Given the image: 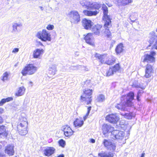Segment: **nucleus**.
Masks as SVG:
<instances>
[{"label": "nucleus", "mask_w": 157, "mask_h": 157, "mask_svg": "<svg viewBox=\"0 0 157 157\" xmlns=\"http://www.w3.org/2000/svg\"><path fill=\"white\" fill-rule=\"evenodd\" d=\"M79 4L83 8L90 10L83 11V13L89 16L96 15L99 13V9L101 7V4L100 2L87 0H81Z\"/></svg>", "instance_id": "obj_1"}, {"label": "nucleus", "mask_w": 157, "mask_h": 157, "mask_svg": "<svg viewBox=\"0 0 157 157\" xmlns=\"http://www.w3.org/2000/svg\"><path fill=\"white\" fill-rule=\"evenodd\" d=\"M134 94L133 92H130L127 95H123L121 98V102L117 103L115 107L118 110L123 111L128 110L127 107L132 105V101L133 99Z\"/></svg>", "instance_id": "obj_2"}, {"label": "nucleus", "mask_w": 157, "mask_h": 157, "mask_svg": "<svg viewBox=\"0 0 157 157\" xmlns=\"http://www.w3.org/2000/svg\"><path fill=\"white\" fill-rule=\"evenodd\" d=\"M51 36L50 33L45 29H43L42 31H39L36 35L37 37L44 42L51 41Z\"/></svg>", "instance_id": "obj_3"}, {"label": "nucleus", "mask_w": 157, "mask_h": 157, "mask_svg": "<svg viewBox=\"0 0 157 157\" xmlns=\"http://www.w3.org/2000/svg\"><path fill=\"white\" fill-rule=\"evenodd\" d=\"M71 23H77L80 21V16L78 12L75 10L71 11L67 14Z\"/></svg>", "instance_id": "obj_4"}, {"label": "nucleus", "mask_w": 157, "mask_h": 157, "mask_svg": "<svg viewBox=\"0 0 157 157\" xmlns=\"http://www.w3.org/2000/svg\"><path fill=\"white\" fill-rule=\"evenodd\" d=\"M92 94V90H87L84 91V93L80 97L81 101L82 102L86 101L87 105L90 104L92 100L91 96Z\"/></svg>", "instance_id": "obj_5"}, {"label": "nucleus", "mask_w": 157, "mask_h": 157, "mask_svg": "<svg viewBox=\"0 0 157 157\" xmlns=\"http://www.w3.org/2000/svg\"><path fill=\"white\" fill-rule=\"evenodd\" d=\"M28 123L27 119L25 118H23L22 121H21L20 123L17 125V128L19 134L21 136H24L27 134L28 132L27 128L25 129H22V125L25 127H27Z\"/></svg>", "instance_id": "obj_6"}, {"label": "nucleus", "mask_w": 157, "mask_h": 157, "mask_svg": "<svg viewBox=\"0 0 157 157\" xmlns=\"http://www.w3.org/2000/svg\"><path fill=\"white\" fill-rule=\"evenodd\" d=\"M37 70V67L32 64H29L25 67L21 71V73L24 76L27 74L31 75L34 74Z\"/></svg>", "instance_id": "obj_7"}, {"label": "nucleus", "mask_w": 157, "mask_h": 157, "mask_svg": "<svg viewBox=\"0 0 157 157\" xmlns=\"http://www.w3.org/2000/svg\"><path fill=\"white\" fill-rule=\"evenodd\" d=\"M102 10L103 11L104 14V19H105V27H108V26L110 25V23L111 22V19L110 16L108 15V8L104 4H102Z\"/></svg>", "instance_id": "obj_8"}, {"label": "nucleus", "mask_w": 157, "mask_h": 157, "mask_svg": "<svg viewBox=\"0 0 157 157\" xmlns=\"http://www.w3.org/2000/svg\"><path fill=\"white\" fill-rule=\"evenodd\" d=\"M149 42L150 44L148 47L151 46V44L155 41V43L152 46L151 49L157 50V35L154 32H152L149 34Z\"/></svg>", "instance_id": "obj_9"}, {"label": "nucleus", "mask_w": 157, "mask_h": 157, "mask_svg": "<svg viewBox=\"0 0 157 157\" xmlns=\"http://www.w3.org/2000/svg\"><path fill=\"white\" fill-rule=\"evenodd\" d=\"M95 57L100 60L101 63H105L109 65H110L113 63L115 61V58H113L104 62V59L106 57V55H101L98 53H96Z\"/></svg>", "instance_id": "obj_10"}, {"label": "nucleus", "mask_w": 157, "mask_h": 157, "mask_svg": "<svg viewBox=\"0 0 157 157\" xmlns=\"http://www.w3.org/2000/svg\"><path fill=\"white\" fill-rule=\"evenodd\" d=\"M111 137L113 139L122 140L124 136V133L118 130H114L111 132Z\"/></svg>", "instance_id": "obj_11"}, {"label": "nucleus", "mask_w": 157, "mask_h": 157, "mask_svg": "<svg viewBox=\"0 0 157 157\" xmlns=\"http://www.w3.org/2000/svg\"><path fill=\"white\" fill-rule=\"evenodd\" d=\"M155 54V52L154 51L151 52L149 54H145L143 56L144 58L143 62H147L150 63L154 62L155 58L154 56Z\"/></svg>", "instance_id": "obj_12"}, {"label": "nucleus", "mask_w": 157, "mask_h": 157, "mask_svg": "<svg viewBox=\"0 0 157 157\" xmlns=\"http://www.w3.org/2000/svg\"><path fill=\"white\" fill-rule=\"evenodd\" d=\"M61 129L63 131L65 136L68 137H70L72 135L74 132L68 125H64L62 126Z\"/></svg>", "instance_id": "obj_13"}, {"label": "nucleus", "mask_w": 157, "mask_h": 157, "mask_svg": "<svg viewBox=\"0 0 157 157\" xmlns=\"http://www.w3.org/2000/svg\"><path fill=\"white\" fill-rule=\"evenodd\" d=\"M120 68L119 64H117L114 67H111L107 71L106 75V76H109L113 75L114 73L118 71Z\"/></svg>", "instance_id": "obj_14"}, {"label": "nucleus", "mask_w": 157, "mask_h": 157, "mask_svg": "<svg viewBox=\"0 0 157 157\" xmlns=\"http://www.w3.org/2000/svg\"><path fill=\"white\" fill-rule=\"evenodd\" d=\"M106 119L111 123H116L119 120V117L117 114H112L107 115Z\"/></svg>", "instance_id": "obj_15"}, {"label": "nucleus", "mask_w": 157, "mask_h": 157, "mask_svg": "<svg viewBox=\"0 0 157 157\" xmlns=\"http://www.w3.org/2000/svg\"><path fill=\"white\" fill-rule=\"evenodd\" d=\"M154 70L151 65L147 64L146 66L144 76L147 78H150L152 75Z\"/></svg>", "instance_id": "obj_16"}, {"label": "nucleus", "mask_w": 157, "mask_h": 157, "mask_svg": "<svg viewBox=\"0 0 157 157\" xmlns=\"http://www.w3.org/2000/svg\"><path fill=\"white\" fill-rule=\"evenodd\" d=\"M93 23L90 20L84 18L82 21V25L86 29H90Z\"/></svg>", "instance_id": "obj_17"}, {"label": "nucleus", "mask_w": 157, "mask_h": 157, "mask_svg": "<svg viewBox=\"0 0 157 157\" xmlns=\"http://www.w3.org/2000/svg\"><path fill=\"white\" fill-rule=\"evenodd\" d=\"M105 146L108 149L114 150L116 148V146L110 140L105 139L103 142Z\"/></svg>", "instance_id": "obj_18"}, {"label": "nucleus", "mask_w": 157, "mask_h": 157, "mask_svg": "<svg viewBox=\"0 0 157 157\" xmlns=\"http://www.w3.org/2000/svg\"><path fill=\"white\" fill-rule=\"evenodd\" d=\"M119 6H124L131 3L133 0H113Z\"/></svg>", "instance_id": "obj_19"}, {"label": "nucleus", "mask_w": 157, "mask_h": 157, "mask_svg": "<svg viewBox=\"0 0 157 157\" xmlns=\"http://www.w3.org/2000/svg\"><path fill=\"white\" fill-rule=\"evenodd\" d=\"M102 26L99 25L93 26L92 28V31L95 35H99L101 32Z\"/></svg>", "instance_id": "obj_20"}, {"label": "nucleus", "mask_w": 157, "mask_h": 157, "mask_svg": "<svg viewBox=\"0 0 157 157\" xmlns=\"http://www.w3.org/2000/svg\"><path fill=\"white\" fill-rule=\"evenodd\" d=\"M56 151L55 149L53 147H47L44 150V153L45 155L49 156L53 154Z\"/></svg>", "instance_id": "obj_21"}, {"label": "nucleus", "mask_w": 157, "mask_h": 157, "mask_svg": "<svg viewBox=\"0 0 157 157\" xmlns=\"http://www.w3.org/2000/svg\"><path fill=\"white\" fill-rule=\"evenodd\" d=\"M85 40L86 43L89 44L94 46V42L93 39V36L91 33H88L85 37Z\"/></svg>", "instance_id": "obj_22"}, {"label": "nucleus", "mask_w": 157, "mask_h": 157, "mask_svg": "<svg viewBox=\"0 0 157 157\" xmlns=\"http://www.w3.org/2000/svg\"><path fill=\"white\" fill-rule=\"evenodd\" d=\"M3 122V119L2 117L0 116V123ZM6 127L2 125L0 126V135H2L6 137L8 134V133L6 131Z\"/></svg>", "instance_id": "obj_23"}, {"label": "nucleus", "mask_w": 157, "mask_h": 157, "mask_svg": "<svg viewBox=\"0 0 157 157\" xmlns=\"http://www.w3.org/2000/svg\"><path fill=\"white\" fill-rule=\"evenodd\" d=\"M13 147L14 146L12 144L7 145L5 150V153L10 155H13L14 151Z\"/></svg>", "instance_id": "obj_24"}, {"label": "nucleus", "mask_w": 157, "mask_h": 157, "mask_svg": "<svg viewBox=\"0 0 157 157\" xmlns=\"http://www.w3.org/2000/svg\"><path fill=\"white\" fill-rule=\"evenodd\" d=\"M49 73L52 75H54L56 71V67L55 64H51L49 67Z\"/></svg>", "instance_id": "obj_25"}, {"label": "nucleus", "mask_w": 157, "mask_h": 157, "mask_svg": "<svg viewBox=\"0 0 157 157\" xmlns=\"http://www.w3.org/2000/svg\"><path fill=\"white\" fill-rule=\"evenodd\" d=\"M111 26V23H110V25L108 26V27H105V24L104 25V28L105 29H103L101 31V32L104 33V34L107 37H109L111 36V33L110 31L109 28Z\"/></svg>", "instance_id": "obj_26"}, {"label": "nucleus", "mask_w": 157, "mask_h": 157, "mask_svg": "<svg viewBox=\"0 0 157 157\" xmlns=\"http://www.w3.org/2000/svg\"><path fill=\"white\" fill-rule=\"evenodd\" d=\"M98 155L101 157H113L114 156L113 153L111 152H102L99 153Z\"/></svg>", "instance_id": "obj_27"}, {"label": "nucleus", "mask_w": 157, "mask_h": 157, "mask_svg": "<svg viewBox=\"0 0 157 157\" xmlns=\"http://www.w3.org/2000/svg\"><path fill=\"white\" fill-rule=\"evenodd\" d=\"M44 50L43 49H37L33 52V57L34 58H38L40 55L43 52Z\"/></svg>", "instance_id": "obj_28"}, {"label": "nucleus", "mask_w": 157, "mask_h": 157, "mask_svg": "<svg viewBox=\"0 0 157 157\" xmlns=\"http://www.w3.org/2000/svg\"><path fill=\"white\" fill-rule=\"evenodd\" d=\"M83 124V121L78 118H77L74 122V125L75 127H81Z\"/></svg>", "instance_id": "obj_29"}, {"label": "nucleus", "mask_w": 157, "mask_h": 157, "mask_svg": "<svg viewBox=\"0 0 157 157\" xmlns=\"http://www.w3.org/2000/svg\"><path fill=\"white\" fill-rule=\"evenodd\" d=\"M22 25L21 24L13 23V31L14 32H17L20 30Z\"/></svg>", "instance_id": "obj_30"}, {"label": "nucleus", "mask_w": 157, "mask_h": 157, "mask_svg": "<svg viewBox=\"0 0 157 157\" xmlns=\"http://www.w3.org/2000/svg\"><path fill=\"white\" fill-rule=\"evenodd\" d=\"M112 128V127L107 124H104L102 127L103 132L104 134H106L108 132H111V130H110Z\"/></svg>", "instance_id": "obj_31"}, {"label": "nucleus", "mask_w": 157, "mask_h": 157, "mask_svg": "<svg viewBox=\"0 0 157 157\" xmlns=\"http://www.w3.org/2000/svg\"><path fill=\"white\" fill-rule=\"evenodd\" d=\"M46 2H47L48 4V6L50 7L51 10H53V9L51 7L52 6H54L58 4L57 2L55 0H49V1H46Z\"/></svg>", "instance_id": "obj_32"}, {"label": "nucleus", "mask_w": 157, "mask_h": 157, "mask_svg": "<svg viewBox=\"0 0 157 157\" xmlns=\"http://www.w3.org/2000/svg\"><path fill=\"white\" fill-rule=\"evenodd\" d=\"M25 89L24 86L19 87L17 92L16 93V95L18 96L23 95L25 93Z\"/></svg>", "instance_id": "obj_33"}, {"label": "nucleus", "mask_w": 157, "mask_h": 157, "mask_svg": "<svg viewBox=\"0 0 157 157\" xmlns=\"http://www.w3.org/2000/svg\"><path fill=\"white\" fill-rule=\"evenodd\" d=\"M123 48L124 47L122 44L121 43L119 44L117 46L115 49L116 52L117 54L122 52L124 50Z\"/></svg>", "instance_id": "obj_34"}, {"label": "nucleus", "mask_w": 157, "mask_h": 157, "mask_svg": "<svg viewBox=\"0 0 157 157\" xmlns=\"http://www.w3.org/2000/svg\"><path fill=\"white\" fill-rule=\"evenodd\" d=\"M124 117L128 119H131L134 116V114L132 112L125 113L124 114H121Z\"/></svg>", "instance_id": "obj_35"}, {"label": "nucleus", "mask_w": 157, "mask_h": 157, "mask_svg": "<svg viewBox=\"0 0 157 157\" xmlns=\"http://www.w3.org/2000/svg\"><path fill=\"white\" fill-rule=\"evenodd\" d=\"M9 75V73L7 72H6L3 74L0 78L2 81L5 82L8 80Z\"/></svg>", "instance_id": "obj_36"}, {"label": "nucleus", "mask_w": 157, "mask_h": 157, "mask_svg": "<svg viewBox=\"0 0 157 157\" xmlns=\"http://www.w3.org/2000/svg\"><path fill=\"white\" fill-rule=\"evenodd\" d=\"M105 97L103 94H100L97 96L96 100L99 102H102L105 101Z\"/></svg>", "instance_id": "obj_37"}, {"label": "nucleus", "mask_w": 157, "mask_h": 157, "mask_svg": "<svg viewBox=\"0 0 157 157\" xmlns=\"http://www.w3.org/2000/svg\"><path fill=\"white\" fill-rule=\"evenodd\" d=\"M12 99V98L11 97H8L6 99H3L0 101V105H2L6 102H9Z\"/></svg>", "instance_id": "obj_38"}, {"label": "nucleus", "mask_w": 157, "mask_h": 157, "mask_svg": "<svg viewBox=\"0 0 157 157\" xmlns=\"http://www.w3.org/2000/svg\"><path fill=\"white\" fill-rule=\"evenodd\" d=\"M59 145L63 147H64L66 143L65 141L63 139H61L58 141Z\"/></svg>", "instance_id": "obj_39"}, {"label": "nucleus", "mask_w": 157, "mask_h": 157, "mask_svg": "<svg viewBox=\"0 0 157 157\" xmlns=\"http://www.w3.org/2000/svg\"><path fill=\"white\" fill-rule=\"evenodd\" d=\"M54 28V26L52 25H48L46 27V29L48 30H52Z\"/></svg>", "instance_id": "obj_40"}, {"label": "nucleus", "mask_w": 157, "mask_h": 157, "mask_svg": "<svg viewBox=\"0 0 157 157\" xmlns=\"http://www.w3.org/2000/svg\"><path fill=\"white\" fill-rule=\"evenodd\" d=\"M80 66H71L70 67V68L71 70H76L78 69V67H80Z\"/></svg>", "instance_id": "obj_41"}, {"label": "nucleus", "mask_w": 157, "mask_h": 157, "mask_svg": "<svg viewBox=\"0 0 157 157\" xmlns=\"http://www.w3.org/2000/svg\"><path fill=\"white\" fill-rule=\"evenodd\" d=\"M135 87L137 88H140L142 89H144L145 88V87L143 86H141L140 85H136L135 86Z\"/></svg>", "instance_id": "obj_42"}, {"label": "nucleus", "mask_w": 157, "mask_h": 157, "mask_svg": "<svg viewBox=\"0 0 157 157\" xmlns=\"http://www.w3.org/2000/svg\"><path fill=\"white\" fill-rule=\"evenodd\" d=\"M19 48H14L13 49V51H12V52L13 53H16L19 51Z\"/></svg>", "instance_id": "obj_43"}, {"label": "nucleus", "mask_w": 157, "mask_h": 157, "mask_svg": "<svg viewBox=\"0 0 157 157\" xmlns=\"http://www.w3.org/2000/svg\"><path fill=\"white\" fill-rule=\"evenodd\" d=\"M143 93V91L142 90H139V91L138 92L137 94H140V95H141V94H142Z\"/></svg>", "instance_id": "obj_44"}, {"label": "nucleus", "mask_w": 157, "mask_h": 157, "mask_svg": "<svg viewBox=\"0 0 157 157\" xmlns=\"http://www.w3.org/2000/svg\"><path fill=\"white\" fill-rule=\"evenodd\" d=\"M0 157H6V155L3 153L0 152Z\"/></svg>", "instance_id": "obj_45"}, {"label": "nucleus", "mask_w": 157, "mask_h": 157, "mask_svg": "<svg viewBox=\"0 0 157 157\" xmlns=\"http://www.w3.org/2000/svg\"><path fill=\"white\" fill-rule=\"evenodd\" d=\"M91 106H90L88 108H87V112H88V113H89L90 112V111L91 109Z\"/></svg>", "instance_id": "obj_46"}, {"label": "nucleus", "mask_w": 157, "mask_h": 157, "mask_svg": "<svg viewBox=\"0 0 157 157\" xmlns=\"http://www.w3.org/2000/svg\"><path fill=\"white\" fill-rule=\"evenodd\" d=\"M140 94H137V97H136V98H137V99L138 101L139 100V98H140Z\"/></svg>", "instance_id": "obj_47"}, {"label": "nucleus", "mask_w": 157, "mask_h": 157, "mask_svg": "<svg viewBox=\"0 0 157 157\" xmlns=\"http://www.w3.org/2000/svg\"><path fill=\"white\" fill-rule=\"evenodd\" d=\"M39 8H40L42 11H43L44 10V8L42 6H39Z\"/></svg>", "instance_id": "obj_48"}, {"label": "nucleus", "mask_w": 157, "mask_h": 157, "mask_svg": "<svg viewBox=\"0 0 157 157\" xmlns=\"http://www.w3.org/2000/svg\"><path fill=\"white\" fill-rule=\"evenodd\" d=\"M64 157V155L63 154L57 156V157Z\"/></svg>", "instance_id": "obj_49"}, {"label": "nucleus", "mask_w": 157, "mask_h": 157, "mask_svg": "<svg viewBox=\"0 0 157 157\" xmlns=\"http://www.w3.org/2000/svg\"><path fill=\"white\" fill-rule=\"evenodd\" d=\"M91 141L92 143H95V140L94 139H92L91 140Z\"/></svg>", "instance_id": "obj_50"}, {"label": "nucleus", "mask_w": 157, "mask_h": 157, "mask_svg": "<svg viewBox=\"0 0 157 157\" xmlns=\"http://www.w3.org/2000/svg\"><path fill=\"white\" fill-rule=\"evenodd\" d=\"M29 84L32 86L33 85V82L32 81H30L29 82Z\"/></svg>", "instance_id": "obj_51"}, {"label": "nucleus", "mask_w": 157, "mask_h": 157, "mask_svg": "<svg viewBox=\"0 0 157 157\" xmlns=\"http://www.w3.org/2000/svg\"><path fill=\"white\" fill-rule=\"evenodd\" d=\"M3 111V110L2 108H0V113H2Z\"/></svg>", "instance_id": "obj_52"}, {"label": "nucleus", "mask_w": 157, "mask_h": 157, "mask_svg": "<svg viewBox=\"0 0 157 157\" xmlns=\"http://www.w3.org/2000/svg\"><path fill=\"white\" fill-rule=\"evenodd\" d=\"M106 4L109 7H111L112 6L111 4H108L107 2L106 3Z\"/></svg>", "instance_id": "obj_53"}, {"label": "nucleus", "mask_w": 157, "mask_h": 157, "mask_svg": "<svg viewBox=\"0 0 157 157\" xmlns=\"http://www.w3.org/2000/svg\"><path fill=\"white\" fill-rule=\"evenodd\" d=\"M22 129H27V127H25L23 126V125H22Z\"/></svg>", "instance_id": "obj_54"}, {"label": "nucleus", "mask_w": 157, "mask_h": 157, "mask_svg": "<svg viewBox=\"0 0 157 157\" xmlns=\"http://www.w3.org/2000/svg\"><path fill=\"white\" fill-rule=\"evenodd\" d=\"M145 155V153H143L141 155L140 157H144Z\"/></svg>", "instance_id": "obj_55"}, {"label": "nucleus", "mask_w": 157, "mask_h": 157, "mask_svg": "<svg viewBox=\"0 0 157 157\" xmlns=\"http://www.w3.org/2000/svg\"><path fill=\"white\" fill-rule=\"evenodd\" d=\"M87 117L86 116H85L84 117H83V119H84V121H85V120H86V119H87Z\"/></svg>", "instance_id": "obj_56"}, {"label": "nucleus", "mask_w": 157, "mask_h": 157, "mask_svg": "<svg viewBox=\"0 0 157 157\" xmlns=\"http://www.w3.org/2000/svg\"><path fill=\"white\" fill-rule=\"evenodd\" d=\"M89 113H88L87 112V113H86V115H85V116H86L88 117V115H89Z\"/></svg>", "instance_id": "obj_57"}, {"label": "nucleus", "mask_w": 157, "mask_h": 157, "mask_svg": "<svg viewBox=\"0 0 157 157\" xmlns=\"http://www.w3.org/2000/svg\"><path fill=\"white\" fill-rule=\"evenodd\" d=\"M39 44H40L42 46H43V44L41 43L40 42H39Z\"/></svg>", "instance_id": "obj_58"}, {"label": "nucleus", "mask_w": 157, "mask_h": 157, "mask_svg": "<svg viewBox=\"0 0 157 157\" xmlns=\"http://www.w3.org/2000/svg\"><path fill=\"white\" fill-rule=\"evenodd\" d=\"M58 9V7H56L55 9V10H57Z\"/></svg>", "instance_id": "obj_59"}, {"label": "nucleus", "mask_w": 157, "mask_h": 157, "mask_svg": "<svg viewBox=\"0 0 157 157\" xmlns=\"http://www.w3.org/2000/svg\"><path fill=\"white\" fill-rule=\"evenodd\" d=\"M77 53H78V52H76L75 55H77V56H78V54H77Z\"/></svg>", "instance_id": "obj_60"}, {"label": "nucleus", "mask_w": 157, "mask_h": 157, "mask_svg": "<svg viewBox=\"0 0 157 157\" xmlns=\"http://www.w3.org/2000/svg\"><path fill=\"white\" fill-rule=\"evenodd\" d=\"M156 31L157 32V28L156 29Z\"/></svg>", "instance_id": "obj_61"}, {"label": "nucleus", "mask_w": 157, "mask_h": 157, "mask_svg": "<svg viewBox=\"0 0 157 157\" xmlns=\"http://www.w3.org/2000/svg\"><path fill=\"white\" fill-rule=\"evenodd\" d=\"M16 66H17V65H16V64L15 65V67H16Z\"/></svg>", "instance_id": "obj_62"}, {"label": "nucleus", "mask_w": 157, "mask_h": 157, "mask_svg": "<svg viewBox=\"0 0 157 157\" xmlns=\"http://www.w3.org/2000/svg\"><path fill=\"white\" fill-rule=\"evenodd\" d=\"M131 20V21H134V20Z\"/></svg>", "instance_id": "obj_63"}]
</instances>
